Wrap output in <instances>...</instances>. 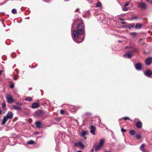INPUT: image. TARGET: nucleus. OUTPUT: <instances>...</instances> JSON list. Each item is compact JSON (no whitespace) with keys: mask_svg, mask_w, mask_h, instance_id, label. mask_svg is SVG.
I'll list each match as a JSON object with an SVG mask.
<instances>
[{"mask_svg":"<svg viewBox=\"0 0 152 152\" xmlns=\"http://www.w3.org/2000/svg\"><path fill=\"white\" fill-rule=\"evenodd\" d=\"M64 111L63 110H60V113L61 114H63L64 113Z\"/></svg>","mask_w":152,"mask_h":152,"instance_id":"obj_36","label":"nucleus"},{"mask_svg":"<svg viewBox=\"0 0 152 152\" xmlns=\"http://www.w3.org/2000/svg\"><path fill=\"white\" fill-rule=\"evenodd\" d=\"M136 69L140 70L141 69L142 67H135Z\"/></svg>","mask_w":152,"mask_h":152,"instance_id":"obj_30","label":"nucleus"},{"mask_svg":"<svg viewBox=\"0 0 152 152\" xmlns=\"http://www.w3.org/2000/svg\"><path fill=\"white\" fill-rule=\"evenodd\" d=\"M104 139H103L100 140L98 145H95V151H98L103 146L104 143Z\"/></svg>","mask_w":152,"mask_h":152,"instance_id":"obj_3","label":"nucleus"},{"mask_svg":"<svg viewBox=\"0 0 152 152\" xmlns=\"http://www.w3.org/2000/svg\"><path fill=\"white\" fill-rule=\"evenodd\" d=\"M90 152H94V150L93 149H92L91 150Z\"/></svg>","mask_w":152,"mask_h":152,"instance_id":"obj_44","label":"nucleus"},{"mask_svg":"<svg viewBox=\"0 0 152 152\" xmlns=\"http://www.w3.org/2000/svg\"><path fill=\"white\" fill-rule=\"evenodd\" d=\"M34 143V141L33 140H31L27 142L28 144H32Z\"/></svg>","mask_w":152,"mask_h":152,"instance_id":"obj_22","label":"nucleus"},{"mask_svg":"<svg viewBox=\"0 0 152 152\" xmlns=\"http://www.w3.org/2000/svg\"><path fill=\"white\" fill-rule=\"evenodd\" d=\"M16 104L19 105H22V104L21 103H19L18 102H17L16 103Z\"/></svg>","mask_w":152,"mask_h":152,"instance_id":"obj_38","label":"nucleus"},{"mask_svg":"<svg viewBox=\"0 0 152 152\" xmlns=\"http://www.w3.org/2000/svg\"><path fill=\"white\" fill-rule=\"evenodd\" d=\"M118 20L121 21H123L124 19L121 18H118Z\"/></svg>","mask_w":152,"mask_h":152,"instance_id":"obj_34","label":"nucleus"},{"mask_svg":"<svg viewBox=\"0 0 152 152\" xmlns=\"http://www.w3.org/2000/svg\"><path fill=\"white\" fill-rule=\"evenodd\" d=\"M6 116L10 119H11L12 118L13 115L12 112L9 111L6 115Z\"/></svg>","mask_w":152,"mask_h":152,"instance_id":"obj_8","label":"nucleus"},{"mask_svg":"<svg viewBox=\"0 0 152 152\" xmlns=\"http://www.w3.org/2000/svg\"><path fill=\"white\" fill-rule=\"evenodd\" d=\"M2 107L3 108H4L6 106V104L5 102H4L2 103Z\"/></svg>","mask_w":152,"mask_h":152,"instance_id":"obj_29","label":"nucleus"},{"mask_svg":"<svg viewBox=\"0 0 152 152\" xmlns=\"http://www.w3.org/2000/svg\"><path fill=\"white\" fill-rule=\"evenodd\" d=\"M86 134H87V133L85 131H82L81 133V135L83 137L86 135Z\"/></svg>","mask_w":152,"mask_h":152,"instance_id":"obj_18","label":"nucleus"},{"mask_svg":"<svg viewBox=\"0 0 152 152\" xmlns=\"http://www.w3.org/2000/svg\"><path fill=\"white\" fill-rule=\"evenodd\" d=\"M77 145L79 146L80 148H83L84 147V144L81 142H80L78 143Z\"/></svg>","mask_w":152,"mask_h":152,"instance_id":"obj_16","label":"nucleus"},{"mask_svg":"<svg viewBox=\"0 0 152 152\" xmlns=\"http://www.w3.org/2000/svg\"><path fill=\"white\" fill-rule=\"evenodd\" d=\"M26 100L28 101H30L32 100V99L30 97H27L26 98Z\"/></svg>","mask_w":152,"mask_h":152,"instance_id":"obj_24","label":"nucleus"},{"mask_svg":"<svg viewBox=\"0 0 152 152\" xmlns=\"http://www.w3.org/2000/svg\"><path fill=\"white\" fill-rule=\"evenodd\" d=\"M144 73L145 75L148 77H150L152 75V72L149 70H147Z\"/></svg>","mask_w":152,"mask_h":152,"instance_id":"obj_7","label":"nucleus"},{"mask_svg":"<svg viewBox=\"0 0 152 152\" xmlns=\"http://www.w3.org/2000/svg\"><path fill=\"white\" fill-rule=\"evenodd\" d=\"M136 126L139 128H141L142 126V123L140 121L137 122L136 124Z\"/></svg>","mask_w":152,"mask_h":152,"instance_id":"obj_15","label":"nucleus"},{"mask_svg":"<svg viewBox=\"0 0 152 152\" xmlns=\"http://www.w3.org/2000/svg\"><path fill=\"white\" fill-rule=\"evenodd\" d=\"M76 152H82L81 151H77Z\"/></svg>","mask_w":152,"mask_h":152,"instance_id":"obj_46","label":"nucleus"},{"mask_svg":"<svg viewBox=\"0 0 152 152\" xmlns=\"http://www.w3.org/2000/svg\"><path fill=\"white\" fill-rule=\"evenodd\" d=\"M12 12L13 14H16L17 13V11L15 9H13L12 10Z\"/></svg>","mask_w":152,"mask_h":152,"instance_id":"obj_21","label":"nucleus"},{"mask_svg":"<svg viewBox=\"0 0 152 152\" xmlns=\"http://www.w3.org/2000/svg\"><path fill=\"white\" fill-rule=\"evenodd\" d=\"M131 35L133 37H135L136 36V33L135 32H132L131 33Z\"/></svg>","mask_w":152,"mask_h":152,"instance_id":"obj_25","label":"nucleus"},{"mask_svg":"<svg viewBox=\"0 0 152 152\" xmlns=\"http://www.w3.org/2000/svg\"><path fill=\"white\" fill-rule=\"evenodd\" d=\"M132 20H137V17L136 16L133 15L132 17Z\"/></svg>","mask_w":152,"mask_h":152,"instance_id":"obj_27","label":"nucleus"},{"mask_svg":"<svg viewBox=\"0 0 152 152\" xmlns=\"http://www.w3.org/2000/svg\"><path fill=\"white\" fill-rule=\"evenodd\" d=\"M121 131L122 132H126V129L122 128L121 129Z\"/></svg>","mask_w":152,"mask_h":152,"instance_id":"obj_32","label":"nucleus"},{"mask_svg":"<svg viewBox=\"0 0 152 152\" xmlns=\"http://www.w3.org/2000/svg\"><path fill=\"white\" fill-rule=\"evenodd\" d=\"M142 66V64L140 63H138L135 65V66Z\"/></svg>","mask_w":152,"mask_h":152,"instance_id":"obj_20","label":"nucleus"},{"mask_svg":"<svg viewBox=\"0 0 152 152\" xmlns=\"http://www.w3.org/2000/svg\"><path fill=\"white\" fill-rule=\"evenodd\" d=\"M128 10V9L126 7L124 6V7L123 8V10L124 11H127Z\"/></svg>","mask_w":152,"mask_h":152,"instance_id":"obj_26","label":"nucleus"},{"mask_svg":"<svg viewBox=\"0 0 152 152\" xmlns=\"http://www.w3.org/2000/svg\"><path fill=\"white\" fill-rule=\"evenodd\" d=\"M8 119H9L8 118V117H7L6 116H4L3 120L2 122V124L3 125L4 124L7 122Z\"/></svg>","mask_w":152,"mask_h":152,"instance_id":"obj_11","label":"nucleus"},{"mask_svg":"<svg viewBox=\"0 0 152 152\" xmlns=\"http://www.w3.org/2000/svg\"><path fill=\"white\" fill-rule=\"evenodd\" d=\"M137 7L143 10H145L147 8L146 4L144 2L141 1V2H137Z\"/></svg>","mask_w":152,"mask_h":152,"instance_id":"obj_4","label":"nucleus"},{"mask_svg":"<svg viewBox=\"0 0 152 152\" xmlns=\"http://www.w3.org/2000/svg\"><path fill=\"white\" fill-rule=\"evenodd\" d=\"M123 119L125 120H126L127 119H129V118L127 117H124L123 118Z\"/></svg>","mask_w":152,"mask_h":152,"instance_id":"obj_35","label":"nucleus"},{"mask_svg":"<svg viewBox=\"0 0 152 152\" xmlns=\"http://www.w3.org/2000/svg\"><path fill=\"white\" fill-rule=\"evenodd\" d=\"M129 26H128V28L130 29L131 28H134V27L135 24L134 23H132L129 24Z\"/></svg>","mask_w":152,"mask_h":152,"instance_id":"obj_17","label":"nucleus"},{"mask_svg":"<svg viewBox=\"0 0 152 152\" xmlns=\"http://www.w3.org/2000/svg\"><path fill=\"white\" fill-rule=\"evenodd\" d=\"M56 119H57V120L58 121H59L60 120V119L59 118H57Z\"/></svg>","mask_w":152,"mask_h":152,"instance_id":"obj_43","label":"nucleus"},{"mask_svg":"<svg viewBox=\"0 0 152 152\" xmlns=\"http://www.w3.org/2000/svg\"><path fill=\"white\" fill-rule=\"evenodd\" d=\"M95 128L93 126H92L91 128L90 132L93 135H94L95 134Z\"/></svg>","mask_w":152,"mask_h":152,"instance_id":"obj_9","label":"nucleus"},{"mask_svg":"<svg viewBox=\"0 0 152 152\" xmlns=\"http://www.w3.org/2000/svg\"><path fill=\"white\" fill-rule=\"evenodd\" d=\"M137 138L138 139H140L141 138V136L140 135H137L136 136Z\"/></svg>","mask_w":152,"mask_h":152,"instance_id":"obj_33","label":"nucleus"},{"mask_svg":"<svg viewBox=\"0 0 152 152\" xmlns=\"http://www.w3.org/2000/svg\"><path fill=\"white\" fill-rule=\"evenodd\" d=\"M147 2H149V0H146Z\"/></svg>","mask_w":152,"mask_h":152,"instance_id":"obj_48","label":"nucleus"},{"mask_svg":"<svg viewBox=\"0 0 152 152\" xmlns=\"http://www.w3.org/2000/svg\"><path fill=\"white\" fill-rule=\"evenodd\" d=\"M12 108L13 109L17 110H20L21 109V107L15 105H12Z\"/></svg>","mask_w":152,"mask_h":152,"instance_id":"obj_13","label":"nucleus"},{"mask_svg":"<svg viewBox=\"0 0 152 152\" xmlns=\"http://www.w3.org/2000/svg\"><path fill=\"white\" fill-rule=\"evenodd\" d=\"M10 86L11 88H12L14 87V84H11L10 85Z\"/></svg>","mask_w":152,"mask_h":152,"instance_id":"obj_37","label":"nucleus"},{"mask_svg":"<svg viewBox=\"0 0 152 152\" xmlns=\"http://www.w3.org/2000/svg\"><path fill=\"white\" fill-rule=\"evenodd\" d=\"M102 6V4L100 2H98L96 4V7H100Z\"/></svg>","mask_w":152,"mask_h":152,"instance_id":"obj_23","label":"nucleus"},{"mask_svg":"<svg viewBox=\"0 0 152 152\" xmlns=\"http://www.w3.org/2000/svg\"><path fill=\"white\" fill-rule=\"evenodd\" d=\"M118 42L119 43H121L122 42V41H121V40H119L118 41Z\"/></svg>","mask_w":152,"mask_h":152,"instance_id":"obj_41","label":"nucleus"},{"mask_svg":"<svg viewBox=\"0 0 152 152\" xmlns=\"http://www.w3.org/2000/svg\"><path fill=\"white\" fill-rule=\"evenodd\" d=\"M2 71H0V75H1L2 73Z\"/></svg>","mask_w":152,"mask_h":152,"instance_id":"obj_42","label":"nucleus"},{"mask_svg":"<svg viewBox=\"0 0 152 152\" xmlns=\"http://www.w3.org/2000/svg\"><path fill=\"white\" fill-rule=\"evenodd\" d=\"M39 106V104L37 103H34L32 104V107L34 108H36L38 107Z\"/></svg>","mask_w":152,"mask_h":152,"instance_id":"obj_10","label":"nucleus"},{"mask_svg":"<svg viewBox=\"0 0 152 152\" xmlns=\"http://www.w3.org/2000/svg\"><path fill=\"white\" fill-rule=\"evenodd\" d=\"M104 152H110L109 151H105Z\"/></svg>","mask_w":152,"mask_h":152,"instance_id":"obj_47","label":"nucleus"},{"mask_svg":"<svg viewBox=\"0 0 152 152\" xmlns=\"http://www.w3.org/2000/svg\"><path fill=\"white\" fill-rule=\"evenodd\" d=\"M129 4V2H128V1L126 2L124 4V6H125V7L127 6Z\"/></svg>","mask_w":152,"mask_h":152,"instance_id":"obj_28","label":"nucleus"},{"mask_svg":"<svg viewBox=\"0 0 152 152\" xmlns=\"http://www.w3.org/2000/svg\"><path fill=\"white\" fill-rule=\"evenodd\" d=\"M140 149L143 152H145V150L143 148H140Z\"/></svg>","mask_w":152,"mask_h":152,"instance_id":"obj_31","label":"nucleus"},{"mask_svg":"<svg viewBox=\"0 0 152 152\" xmlns=\"http://www.w3.org/2000/svg\"><path fill=\"white\" fill-rule=\"evenodd\" d=\"M145 146V144H143L141 145L140 148H143Z\"/></svg>","mask_w":152,"mask_h":152,"instance_id":"obj_39","label":"nucleus"},{"mask_svg":"<svg viewBox=\"0 0 152 152\" xmlns=\"http://www.w3.org/2000/svg\"><path fill=\"white\" fill-rule=\"evenodd\" d=\"M142 24L139 23H137L136 24L135 26V28L136 29H140L142 27Z\"/></svg>","mask_w":152,"mask_h":152,"instance_id":"obj_14","label":"nucleus"},{"mask_svg":"<svg viewBox=\"0 0 152 152\" xmlns=\"http://www.w3.org/2000/svg\"><path fill=\"white\" fill-rule=\"evenodd\" d=\"M6 98L9 103L14 102V100L10 94H7L6 96Z\"/></svg>","mask_w":152,"mask_h":152,"instance_id":"obj_5","label":"nucleus"},{"mask_svg":"<svg viewBox=\"0 0 152 152\" xmlns=\"http://www.w3.org/2000/svg\"><path fill=\"white\" fill-rule=\"evenodd\" d=\"M129 133L131 135H133L135 134V132L134 130H132Z\"/></svg>","mask_w":152,"mask_h":152,"instance_id":"obj_19","label":"nucleus"},{"mask_svg":"<svg viewBox=\"0 0 152 152\" xmlns=\"http://www.w3.org/2000/svg\"><path fill=\"white\" fill-rule=\"evenodd\" d=\"M1 109H0V114L1 113Z\"/></svg>","mask_w":152,"mask_h":152,"instance_id":"obj_45","label":"nucleus"},{"mask_svg":"<svg viewBox=\"0 0 152 152\" xmlns=\"http://www.w3.org/2000/svg\"><path fill=\"white\" fill-rule=\"evenodd\" d=\"M152 62V57H149L145 60V64L147 66H149Z\"/></svg>","mask_w":152,"mask_h":152,"instance_id":"obj_6","label":"nucleus"},{"mask_svg":"<svg viewBox=\"0 0 152 152\" xmlns=\"http://www.w3.org/2000/svg\"><path fill=\"white\" fill-rule=\"evenodd\" d=\"M151 3H152V1L151 2Z\"/></svg>","mask_w":152,"mask_h":152,"instance_id":"obj_50","label":"nucleus"},{"mask_svg":"<svg viewBox=\"0 0 152 152\" xmlns=\"http://www.w3.org/2000/svg\"><path fill=\"white\" fill-rule=\"evenodd\" d=\"M128 48H129L131 51L126 52V54L124 55L123 56L124 58H130L132 56L133 52L135 51L136 49L134 47L132 46H130L129 47H126L125 48L126 49Z\"/></svg>","mask_w":152,"mask_h":152,"instance_id":"obj_2","label":"nucleus"},{"mask_svg":"<svg viewBox=\"0 0 152 152\" xmlns=\"http://www.w3.org/2000/svg\"><path fill=\"white\" fill-rule=\"evenodd\" d=\"M85 26L83 21L79 23L77 26L76 29L74 30L72 33V37L73 40L77 43H80L82 42L84 38V36L82 34H85Z\"/></svg>","mask_w":152,"mask_h":152,"instance_id":"obj_1","label":"nucleus"},{"mask_svg":"<svg viewBox=\"0 0 152 152\" xmlns=\"http://www.w3.org/2000/svg\"><path fill=\"white\" fill-rule=\"evenodd\" d=\"M122 24H126V23L124 21H123L122 23H121Z\"/></svg>","mask_w":152,"mask_h":152,"instance_id":"obj_40","label":"nucleus"},{"mask_svg":"<svg viewBox=\"0 0 152 152\" xmlns=\"http://www.w3.org/2000/svg\"><path fill=\"white\" fill-rule=\"evenodd\" d=\"M35 123L37 127L40 128L42 126V124L40 122L36 121Z\"/></svg>","mask_w":152,"mask_h":152,"instance_id":"obj_12","label":"nucleus"},{"mask_svg":"<svg viewBox=\"0 0 152 152\" xmlns=\"http://www.w3.org/2000/svg\"><path fill=\"white\" fill-rule=\"evenodd\" d=\"M35 133L36 134H37L38 133L37 132V133Z\"/></svg>","mask_w":152,"mask_h":152,"instance_id":"obj_49","label":"nucleus"}]
</instances>
